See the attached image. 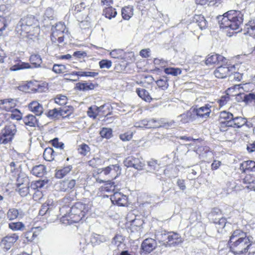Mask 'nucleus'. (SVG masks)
Masks as SVG:
<instances>
[{"label": "nucleus", "instance_id": "nucleus-1", "mask_svg": "<svg viewBox=\"0 0 255 255\" xmlns=\"http://www.w3.org/2000/svg\"><path fill=\"white\" fill-rule=\"evenodd\" d=\"M253 237L241 230L234 231L230 238L228 245L231 251L235 255H242L248 252L254 245Z\"/></svg>", "mask_w": 255, "mask_h": 255}, {"label": "nucleus", "instance_id": "nucleus-2", "mask_svg": "<svg viewBox=\"0 0 255 255\" xmlns=\"http://www.w3.org/2000/svg\"><path fill=\"white\" fill-rule=\"evenodd\" d=\"M37 19L33 15H28L23 17L17 24L16 31L22 36L32 39V36L36 37L40 32Z\"/></svg>", "mask_w": 255, "mask_h": 255}, {"label": "nucleus", "instance_id": "nucleus-3", "mask_svg": "<svg viewBox=\"0 0 255 255\" xmlns=\"http://www.w3.org/2000/svg\"><path fill=\"white\" fill-rule=\"evenodd\" d=\"M217 19L221 28L237 30L243 23V14L239 10H230L222 15H218Z\"/></svg>", "mask_w": 255, "mask_h": 255}, {"label": "nucleus", "instance_id": "nucleus-4", "mask_svg": "<svg viewBox=\"0 0 255 255\" xmlns=\"http://www.w3.org/2000/svg\"><path fill=\"white\" fill-rule=\"evenodd\" d=\"M91 208V205L82 202H78L72 205L68 211L62 216L63 218L67 219L68 221L77 223L80 221L85 216L86 214Z\"/></svg>", "mask_w": 255, "mask_h": 255}, {"label": "nucleus", "instance_id": "nucleus-5", "mask_svg": "<svg viewBox=\"0 0 255 255\" xmlns=\"http://www.w3.org/2000/svg\"><path fill=\"white\" fill-rule=\"evenodd\" d=\"M29 60L31 66L28 63L19 62L11 66L10 68V70L11 71H15L23 69L37 68L39 67L42 63L41 58L39 55H31Z\"/></svg>", "mask_w": 255, "mask_h": 255}, {"label": "nucleus", "instance_id": "nucleus-6", "mask_svg": "<svg viewBox=\"0 0 255 255\" xmlns=\"http://www.w3.org/2000/svg\"><path fill=\"white\" fill-rule=\"evenodd\" d=\"M236 70L235 65L226 62V64H222L214 71V75L218 78H225L227 76L231 77V74Z\"/></svg>", "mask_w": 255, "mask_h": 255}, {"label": "nucleus", "instance_id": "nucleus-7", "mask_svg": "<svg viewBox=\"0 0 255 255\" xmlns=\"http://www.w3.org/2000/svg\"><path fill=\"white\" fill-rule=\"evenodd\" d=\"M124 165L127 167H133L138 170L143 169L145 166L143 159L141 157L130 156L127 157L124 161Z\"/></svg>", "mask_w": 255, "mask_h": 255}, {"label": "nucleus", "instance_id": "nucleus-8", "mask_svg": "<svg viewBox=\"0 0 255 255\" xmlns=\"http://www.w3.org/2000/svg\"><path fill=\"white\" fill-rule=\"evenodd\" d=\"M211 107L209 104H206L200 108H191L195 120L198 119H207L210 115Z\"/></svg>", "mask_w": 255, "mask_h": 255}, {"label": "nucleus", "instance_id": "nucleus-9", "mask_svg": "<svg viewBox=\"0 0 255 255\" xmlns=\"http://www.w3.org/2000/svg\"><path fill=\"white\" fill-rule=\"evenodd\" d=\"M18 239L17 234H8L1 239L0 246L4 251H8Z\"/></svg>", "mask_w": 255, "mask_h": 255}, {"label": "nucleus", "instance_id": "nucleus-10", "mask_svg": "<svg viewBox=\"0 0 255 255\" xmlns=\"http://www.w3.org/2000/svg\"><path fill=\"white\" fill-rule=\"evenodd\" d=\"M157 246V243L155 240L152 238H147L143 240L141 245V250L145 254L150 253Z\"/></svg>", "mask_w": 255, "mask_h": 255}, {"label": "nucleus", "instance_id": "nucleus-11", "mask_svg": "<svg viewBox=\"0 0 255 255\" xmlns=\"http://www.w3.org/2000/svg\"><path fill=\"white\" fill-rule=\"evenodd\" d=\"M110 199L113 204L119 206H125L128 204V197L120 192L114 193Z\"/></svg>", "mask_w": 255, "mask_h": 255}, {"label": "nucleus", "instance_id": "nucleus-12", "mask_svg": "<svg viewBox=\"0 0 255 255\" xmlns=\"http://www.w3.org/2000/svg\"><path fill=\"white\" fill-rule=\"evenodd\" d=\"M76 185V180L67 179L60 181L58 184V190L62 192H70Z\"/></svg>", "mask_w": 255, "mask_h": 255}, {"label": "nucleus", "instance_id": "nucleus-13", "mask_svg": "<svg viewBox=\"0 0 255 255\" xmlns=\"http://www.w3.org/2000/svg\"><path fill=\"white\" fill-rule=\"evenodd\" d=\"M121 167L118 164L110 165L104 168L102 172L105 175L111 174L112 176H114L116 178L121 173Z\"/></svg>", "mask_w": 255, "mask_h": 255}, {"label": "nucleus", "instance_id": "nucleus-14", "mask_svg": "<svg viewBox=\"0 0 255 255\" xmlns=\"http://www.w3.org/2000/svg\"><path fill=\"white\" fill-rule=\"evenodd\" d=\"M109 240V239L107 236L97 234H92L91 237V242L93 247L99 246Z\"/></svg>", "mask_w": 255, "mask_h": 255}, {"label": "nucleus", "instance_id": "nucleus-15", "mask_svg": "<svg viewBox=\"0 0 255 255\" xmlns=\"http://www.w3.org/2000/svg\"><path fill=\"white\" fill-rule=\"evenodd\" d=\"M167 246H175L182 242L180 236L174 232H168Z\"/></svg>", "mask_w": 255, "mask_h": 255}, {"label": "nucleus", "instance_id": "nucleus-16", "mask_svg": "<svg viewBox=\"0 0 255 255\" xmlns=\"http://www.w3.org/2000/svg\"><path fill=\"white\" fill-rule=\"evenodd\" d=\"M240 169L244 173L255 171V162L253 160L245 161L240 164Z\"/></svg>", "mask_w": 255, "mask_h": 255}, {"label": "nucleus", "instance_id": "nucleus-17", "mask_svg": "<svg viewBox=\"0 0 255 255\" xmlns=\"http://www.w3.org/2000/svg\"><path fill=\"white\" fill-rule=\"evenodd\" d=\"M168 232L165 231H161L156 232L155 234V240L160 246L167 247L166 242H167Z\"/></svg>", "mask_w": 255, "mask_h": 255}, {"label": "nucleus", "instance_id": "nucleus-18", "mask_svg": "<svg viewBox=\"0 0 255 255\" xmlns=\"http://www.w3.org/2000/svg\"><path fill=\"white\" fill-rule=\"evenodd\" d=\"M54 19V10L51 7H48L45 11L43 16L42 22L44 26L48 27L49 23Z\"/></svg>", "mask_w": 255, "mask_h": 255}, {"label": "nucleus", "instance_id": "nucleus-19", "mask_svg": "<svg viewBox=\"0 0 255 255\" xmlns=\"http://www.w3.org/2000/svg\"><path fill=\"white\" fill-rule=\"evenodd\" d=\"M28 108L30 111L35 114L36 116H39L43 112V108L42 105L40 104L37 101H32L28 105Z\"/></svg>", "mask_w": 255, "mask_h": 255}, {"label": "nucleus", "instance_id": "nucleus-20", "mask_svg": "<svg viewBox=\"0 0 255 255\" xmlns=\"http://www.w3.org/2000/svg\"><path fill=\"white\" fill-rule=\"evenodd\" d=\"M74 200V197L71 196L70 195L65 196L62 199L61 202L62 204V207L60 208V212L61 213H64L65 211L66 212V209L69 208L72 206L71 202Z\"/></svg>", "mask_w": 255, "mask_h": 255}, {"label": "nucleus", "instance_id": "nucleus-21", "mask_svg": "<svg viewBox=\"0 0 255 255\" xmlns=\"http://www.w3.org/2000/svg\"><path fill=\"white\" fill-rule=\"evenodd\" d=\"M244 31L245 34H249L255 39V18L250 20L245 25Z\"/></svg>", "mask_w": 255, "mask_h": 255}, {"label": "nucleus", "instance_id": "nucleus-22", "mask_svg": "<svg viewBox=\"0 0 255 255\" xmlns=\"http://www.w3.org/2000/svg\"><path fill=\"white\" fill-rule=\"evenodd\" d=\"M107 105L105 104L100 107H97L96 105L91 106L88 108L87 115L90 118L96 119L98 114L101 112L103 109Z\"/></svg>", "mask_w": 255, "mask_h": 255}, {"label": "nucleus", "instance_id": "nucleus-23", "mask_svg": "<svg viewBox=\"0 0 255 255\" xmlns=\"http://www.w3.org/2000/svg\"><path fill=\"white\" fill-rule=\"evenodd\" d=\"M192 20L197 24L201 30L205 29L208 27V22L202 15H195Z\"/></svg>", "mask_w": 255, "mask_h": 255}, {"label": "nucleus", "instance_id": "nucleus-24", "mask_svg": "<svg viewBox=\"0 0 255 255\" xmlns=\"http://www.w3.org/2000/svg\"><path fill=\"white\" fill-rule=\"evenodd\" d=\"M246 123V118L242 117L234 116L232 121H230L229 124H231V127L234 128H240L245 125Z\"/></svg>", "mask_w": 255, "mask_h": 255}, {"label": "nucleus", "instance_id": "nucleus-25", "mask_svg": "<svg viewBox=\"0 0 255 255\" xmlns=\"http://www.w3.org/2000/svg\"><path fill=\"white\" fill-rule=\"evenodd\" d=\"M192 111L191 108L186 113L180 115L177 118L180 119V122L183 124L193 122L195 120V119L193 116V112H192Z\"/></svg>", "mask_w": 255, "mask_h": 255}, {"label": "nucleus", "instance_id": "nucleus-26", "mask_svg": "<svg viewBox=\"0 0 255 255\" xmlns=\"http://www.w3.org/2000/svg\"><path fill=\"white\" fill-rule=\"evenodd\" d=\"M96 85L92 83L79 82L76 83L75 88L80 91H87L95 89Z\"/></svg>", "mask_w": 255, "mask_h": 255}, {"label": "nucleus", "instance_id": "nucleus-27", "mask_svg": "<svg viewBox=\"0 0 255 255\" xmlns=\"http://www.w3.org/2000/svg\"><path fill=\"white\" fill-rule=\"evenodd\" d=\"M24 124L30 127H35L38 125V120L35 116L28 114L22 119Z\"/></svg>", "mask_w": 255, "mask_h": 255}, {"label": "nucleus", "instance_id": "nucleus-28", "mask_svg": "<svg viewBox=\"0 0 255 255\" xmlns=\"http://www.w3.org/2000/svg\"><path fill=\"white\" fill-rule=\"evenodd\" d=\"M46 167L42 164H39L34 166L31 171V173L34 176L41 177L46 173Z\"/></svg>", "mask_w": 255, "mask_h": 255}, {"label": "nucleus", "instance_id": "nucleus-29", "mask_svg": "<svg viewBox=\"0 0 255 255\" xmlns=\"http://www.w3.org/2000/svg\"><path fill=\"white\" fill-rule=\"evenodd\" d=\"M72 166L69 165L62 168L56 170L55 176L56 178L61 179L67 175L72 170Z\"/></svg>", "mask_w": 255, "mask_h": 255}, {"label": "nucleus", "instance_id": "nucleus-30", "mask_svg": "<svg viewBox=\"0 0 255 255\" xmlns=\"http://www.w3.org/2000/svg\"><path fill=\"white\" fill-rule=\"evenodd\" d=\"M133 15V6L132 5L125 6L122 9V15L125 20H129Z\"/></svg>", "mask_w": 255, "mask_h": 255}, {"label": "nucleus", "instance_id": "nucleus-31", "mask_svg": "<svg viewBox=\"0 0 255 255\" xmlns=\"http://www.w3.org/2000/svg\"><path fill=\"white\" fill-rule=\"evenodd\" d=\"M49 25H51V32H57L58 35H61L63 34L65 29V25L62 22H59L54 24H52V23L50 22Z\"/></svg>", "mask_w": 255, "mask_h": 255}, {"label": "nucleus", "instance_id": "nucleus-32", "mask_svg": "<svg viewBox=\"0 0 255 255\" xmlns=\"http://www.w3.org/2000/svg\"><path fill=\"white\" fill-rule=\"evenodd\" d=\"M49 182V180L44 179L43 180H38L34 182H32L30 184V188L33 190H38L44 187L45 185H47Z\"/></svg>", "mask_w": 255, "mask_h": 255}, {"label": "nucleus", "instance_id": "nucleus-33", "mask_svg": "<svg viewBox=\"0 0 255 255\" xmlns=\"http://www.w3.org/2000/svg\"><path fill=\"white\" fill-rule=\"evenodd\" d=\"M2 129L7 133L8 135H9L12 139L17 131L16 126L12 123H10L5 125L4 128Z\"/></svg>", "mask_w": 255, "mask_h": 255}, {"label": "nucleus", "instance_id": "nucleus-34", "mask_svg": "<svg viewBox=\"0 0 255 255\" xmlns=\"http://www.w3.org/2000/svg\"><path fill=\"white\" fill-rule=\"evenodd\" d=\"M8 228L12 231H23L25 229L24 224L21 222H10L8 224Z\"/></svg>", "mask_w": 255, "mask_h": 255}, {"label": "nucleus", "instance_id": "nucleus-35", "mask_svg": "<svg viewBox=\"0 0 255 255\" xmlns=\"http://www.w3.org/2000/svg\"><path fill=\"white\" fill-rule=\"evenodd\" d=\"M22 211L15 208L9 209L7 213V218L9 220H13L21 216Z\"/></svg>", "mask_w": 255, "mask_h": 255}, {"label": "nucleus", "instance_id": "nucleus-36", "mask_svg": "<svg viewBox=\"0 0 255 255\" xmlns=\"http://www.w3.org/2000/svg\"><path fill=\"white\" fill-rule=\"evenodd\" d=\"M56 152L51 147H47L45 149L43 152V158L45 160L51 161L54 159V156Z\"/></svg>", "mask_w": 255, "mask_h": 255}, {"label": "nucleus", "instance_id": "nucleus-37", "mask_svg": "<svg viewBox=\"0 0 255 255\" xmlns=\"http://www.w3.org/2000/svg\"><path fill=\"white\" fill-rule=\"evenodd\" d=\"M29 185V179L23 173L18 174L16 181V187Z\"/></svg>", "mask_w": 255, "mask_h": 255}, {"label": "nucleus", "instance_id": "nucleus-38", "mask_svg": "<svg viewBox=\"0 0 255 255\" xmlns=\"http://www.w3.org/2000/svg\"><path fill=\"white\" fill-rule=\"evenodd\" d=\"M103 14L104 15L106 18L111 19L116 17L117 14V12L115 8L112 6H108L104 9Z\"/></svg>", "mask_w": 255, "mask_h": 255}, {"label": "nucleus", "instance_id": "nucleus-39", "mask_svg": "<svg viewBox=\"0 0 255 255\" xmlns=\"http://www.w3.org/2000/svg\"><path fill=\"white\" fill-rule=\"evenodd\" d=\"M136 93L139 97L146 102H150L152 99L149 92L144 89H137Z\"/></svg>", "mask_w": 255, "mask_h": 255}, {"label": "nucleus", "instance_id": "nucleus-40", "mask_svg": "<svg viewBox=\"0 0 255 255\" xmlns=\"http://www.w3.org/2000/svg\"><path fill=\"white\" fill-rule=\"evenodd\" d=\"M59 110L60 116L63 118H66L69 117L73 113L74 108L72 106H67L61 108Z\"/></svg>", "mask_w": 255, "mask_h": 255}, {"label": "nucleus", "instance_id": "nucleus-41", "mask_svg": "<svg viewBox=\"0 0 255 255\" xmlns=\"http://www.w3.org/2000/svg\"><path fill=\"white\" fill-rule=\"evenodd\" d=\"M13 101V100L12 99H5L2 100H0V105H3L1 108L5 110L6 111H9L12 107L15 104L14 103H12Z\"/></svg>", "mask_w": 255, "mask_h": 255}, {"label": "nucleus", "instance_id": "nucleus-42", "mask_svg": "<svg viewBox=\"0 0 255 255\" xmlns=\"http://www.w3.org/2000/svg\"><path fill=\"white\" fill-rule=\"evenodd\" d=\"M213 222L217 225L216 227L218 229V232H220V229H223L226 226L227 223V220L225 218H215V220L212 221Z\"/></svg>", "mask_w": 255, "mask_h": 255}, {"label": "nucleus", "instance_id": "nucleus-43", "mask_svg": "<svg viewBox=\"0 0 255 255\" xmlns=\"http://www.w3.org/2000/svg\"><path fill=\"white\" fill-rule=\"evenodd\" d=\"M158 87L163 90H166L168 87V79L167 77L163 76L156 81Z\"/></svg>", "mask_w": 255, "mask_h": 255}, {"label": "nucleus", "instance_id": "nucleus-44", "mask_svg": "<svg viewBox=\"0 0 255 255\" xmlns=\"http://www.w3.org/2000/svg\"><path fill=\"white\" fill-rule=\"evenodd\" d=\"M242 99L246 104L252 103L255 104V93H250L248 94H244Z\"/></svg>", "mask_w": 255, "mask_h": 255}, {"label": "nucleus", "instance_id": "nucleus-45", "mask_svg": "<svg viewBox=\"0 0 255 255\" xmlns=\"http://www.w3.org/2000/svg\"><path fill=\"white\" fill-rule=\"evenodd\" d=\"M52 70L55 73L62 74L68 71L66 66L63 64H54Z\"/></svg>", "mask_w": 255, "mask_h": 255}, {"label": "nucleus", "instance_id": "nucleus-46", "mask_svg": "<svg viewBox=\"0 0 255 255\" xmlns=\"http://www.w3.org/2000/svg\"><path fill=\"white\" fill-rule=\"evenodd\" d=\"M234 115L231 113L227 112L226 111L221 112L220 115V118L221 121L224 120V122L228 123L232 121Z\"/></svg>", "mask_w": 255, "mask_h": 255}, {"label": "nucleus", "instance_id": "nucleus-47", "mask_svg": "<svg viewBox=\"0 0 255 255\" xmlns=\"http://www.w3.org/2000/svg\"><path fill=\"white\" fill-rule=\"evenodd\" d=\"M164 72L167 75L176 76L181 73V70L178 68L168 67L164 69Z\"/></svg>", "mask_w": 255, "mask_h": 255}, {"label": "nucleus", "instance_id": "nucleus-48", "mask_svg": "<svg viewBox=\"0 0 255 255\" xmlns=\"http://www.w3.org/2000/svg\"><path fill=\"white\" fill-rule=\"evenodd\" d=\"M12 139L8 135L7 133L3 129L0 132V144H5L11 141Z\"/></svg>", "mask_w": 255, "mask_h": 255}, {"label": "nucleus", "instance_id": "nucleus-49", "mask_svg": "<svg viewBox=\"0 0 255 255\" xmlns=\"http://www.w3.org/2000/svg\"><path fill=\"white\" fill-rule=\"evenodd\" d=\"M112 129L107 128H103L100 132L101 136L106 139H110L112 136Z\"/></svg>", "mask_w": 255, "mask_h": 255}, {"label": "nucleus", "instance_id": "nucleus-50", "mask_svg": "<svg viewBox=\"0 0 255 255\" xmlns=\"http://www.w3.org/2000/svg\"><path fill=\"white\" fill-rule=\"evenodd\" d=\"M30 186L29 185H23L17 187L16 190L19 192V194L22 196H26L29 193V188Z\"/></svg>", "mask_w": 255, "mask_h": 255}, {"label": "nucleus", "instance_id": "nucleus-51", "mask_svg": "<svg viewBox=\"0 0 255 255\" xmlns=\"http://www.w3.org/2000/svg\"><path fill=\"white\" fill-rule=\"evenodd\" d=\"M124 241V238L123 236L120 235H116L112 239L111 244L117 246V247H119Z\"/></svg>", "mask_w": 255, "mask_h": 255}, {"label": "nucleus", "instance_id": "nucleus-52", "mask_svg": "<svg viewBox=\"0 0 255 255\" xmlns=\"http://www.w3.org/2000/svg\"><path fill=\"white\" fill-rule=\"evenodd\" d=\"M55 102L61 106L65 105L67 103V98L66 96L58 95L54 99Z\"/></svg>", "mask_w": 255, "mask_h": 255}, {"label": "nucleus", "instance_id": "nucleus-53", "mask_svg": "<svg viewBox=\"0 0 255 255\" xmlns=\"http://www.w3.org/2000/svg\"><path fill=\"white\" fill-rule=\"evenodd\" d=\"M148 168L151 172H154L157 170L159 165L156 160L151 159L147 162Z\"/></svg>", "mask_w": 255, "mask_h": 255}, {"label": "nucleus", "instance_id": "nucleus-54", "mask_svg": "<svg viewBox=\"0 0 255 255\" xmlns=\"http://www.w3.org/2000/svg\"><path fill=\"white\" fill-rule=\"evenodd\" d=\"M47 116L48 117L52 119L58 118L59 117H61L60 110L54 108L52 110H49L47 114Z\"/></svg>", "mask_w": 255, "mask_h": 255}, {"label": "nucleus", "instance_id": "nucleus-55", "mask_svg": "<svg viewBox=\"0 0 255 255\" xmlns=\"http://www.w3.org/2000/svg\"><path fill=\"white\" fill-rule=\"evenodd\" d=\"M9 117L13 120H16L17 121H19L20 120H22V114L20 113V111L18 109H14L10 114Z\"/></svg>", "mask_w": 255, "mask_h": 255}, {"label": "nucleus", "instance_id": "nucleus-56", "mask_svg": "<svg viewBox=\"0 0 255 255\" xmlns=\"http://www.w3.org/2000/svg\"><path fill=\"white\" fill-rule=\"evenodd\" d=\"M86 5L84 2H81L80 4H77L74 6V8L73 7L72 9V12L74 14H76L78 12H80L85 9Z\"/></svg>", "mask_w": 255, "mask_h": 255}, {"label": "nucleus", "instance_id": "nucleus-57", "mask_svg": "<svg viewBox=\"0 0 255 255\" xmlns=\"http://www.w3.org/2000/svg\"><path fill=\"white\" fill-rule=\"evenodd\" d=\"M89 146L85 143L82 144L78 148L79 152L83 155H86L90 152Z\"/></svg>", "mask_w": 255, "mask_h": 255}, {"label": "nucleus", "instance_id": "nucleus-58", "mask_svg": "<svg viewBox=\"0 0 255 255\" xmlns=\"http://www.w3.org/2000/svg\"><path fill=\"white\" fill-rule=\"evenodd\" d=\"M123 51L121 49H116L113 50L110 52L111 57L115 59H119L122 57Z\"/></svg>", "mask_w": 255, "mask_h": 255}, {"label": "nucleus", "instance_id": "nucleus-59", "mask_svg": "<svg viewBox=\"0 0 255 255\" xmlns=\"http://www.w3.org/2000/svg\"><path fill=\"white\" fill-rule=\"evenodd\" d=\"M217 55L216 54L209 55L208 57L205 60V64L207 65H212L217 63Z\"/></svg>", "mask_w": 255, "mask_h": 255}, {"label": "nucleus", "instance_id": "nucleus-60", "mask_svg": "<svg viewBox=\"0 0 255 255\" xmlns=\"http://www.w3.org/2000/svg\"><path fill=\"white\" fill-rule=\"evenodd\" d=\"M222 215V212L220 209L217 208H214L212 209L211 212L209 214V218L211 221L215 220L214 218L215 216H220Z\"/></svg>", "mask_w": 255, "mask_h": 255}, {"label": "nucleus", "instance_id": "nucleus-61", "mask_svg": "<svg viewBox=\"0 0 255 255\" xmlns=\"http://www.w3.org/2000/svg\"><path fill=\"white\" fill-rule=\"evenodd\" d=\"M148 127L150 128H156L161 127L160 120L157 121L154 119L148 120Z\"/></svg>", "mask_w": 255, "mask_h": 255}, {"label": "nucleus", "instance_id": "nucleus-62", "mask_svg": "<svg viewBox=\"0 0 255 255\" xmlns=\"http://www.w3.org/2000/svg\"><path fill=\"white\" fill-rule=\"evenodd\" d=\"M246 175L243 179V183L245 184H255V177L253 175L246 173Z\"/></svg>", "mask_w": 255, "mask_h": 255}, {"label": "nucleus", "instance_id": "nucleus-63", "mask_svg": "<svg viewBox=\"0 0 255 255\" xmlns=\"http://www.w3.org/2000/svg\"><path fill=\"white\" fill-rule=\"evenodd\" d=\"M50 142L53 146L55 148L62 149L64 148V144L62 142H59L58 138L56 137L50 141Z\"/></svg>", "mask_w": 255, "mask_h": 255}, {"label": "nucleus", "instance_id": "nucleus-64", "mask_svg": "<svg viewBox=\"0 0 255 255\" xmlns=\"http://www.w3.org/2000/svg\"><path fill=\"white\" fill-rule=\"evenodd\" d=\"M112 62L110 60L107 59H103L101 60L99 64L100 68H107L109 69L112 66Z\"/></svg>", "mask_w": 255, "mask_h": 255}]
</instances>
